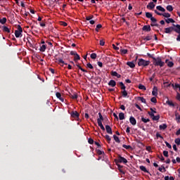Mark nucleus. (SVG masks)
Instances as JSON below:
<instances>
[{"label":"nucleus","instance_id":"f257e3e1","mask_svg":"<svg viewBox=\"0 0 180 180\" xmlns=\"http://www.w3.org/2000/svg\"><path fill=\"white\" fill-rule=\"evenodd\" d=\"M148 58H152L153 60V65L157 67L159 66L160 68H163L165 65V63L162 60L160 57L155 58L154 54H151L150 53H147Z\"/></svg>","mask_w":180,"mask_h":180},{"label":"nucleus","instance_id":"f03ea898","mask_svg":"<svg viewBox=\"0 0 180 180\" xmlns=\"http://www.w3.org/2000/svg\"><path fill=\"white\" fill-rule=\"evenodd\" d=\"M150 64V60H146L143 58H139V62H138V65L139 67H143V68H146L149 66Z\"/></svg>","mask_w":180,"mask_h":180},{"label":"nucleus","instance_id":"7ed1b4c3","mask_svg":"<svg viewBox=\"0 0 180 180\" xmlns=\"http://www.w3.org/2000/svg\"><path fill=\"white\" fill-rule=\"evenodd\" d=\"M115 164L117 165V163H124L127 164L128 162L127 159L122 157V155H119L117 157V159L115 160Z\"/></svg>","mask_w":180,"mask_h":180},{"label":"nucleus","instance_id":"20e7f679","mask_svg":"<svg viewBox=\"0 0 180 180\" xmlns=\"http://www.w3.org/2000/svg\"><path fill=\"white\" fill-rule=\"evenodd\" d=\"M22 28L20 25H18V30H15V32H14L15 38L21 37H22Z\"/></svg>","mask_w":180,"mask_h":180},{"label":"nucleus","instance_id":"39448f33","mask_svg":"<svg viewBox=\"0 0 180 180\" xmlns=\"http://www.w3.org/2000/svg\"><path fill=\"white\" fill-rule=\"evenodd\" d=\"M70 116L72 118H74L76 121H79L80 120V118H79L80 114L77 110L72 111L70 112Z\"/></svg>","mask_w":180,"mask_h":180},{"label":"nucleus","instance_id":"423d86ee","mask_svg":"<svg viewBox=\"0 0 180 180\" xmlns=\"http://www.w3.org/2000/svg\"><path fill=\"white\" fill-rule=\"evenodd\" d=\"M141 39H142V41H143L145 43H146L148 41L153 40V35L147 34L146 37H142Z\"/></svg>","mask_w":180,"mask_h":180},{"label":"nucleus","instance_id":"0eeeda50","mask_svg":"<svg viewBox=\"0 0 180 180\" xmlns=\"http://www.w3.org/2000/svg\"><path fill=\"white\" fill-rule=\"evenodd\" d=\"M172 32H174V27H169L165 29V34H171Z\"/></svg>","mask_w":180,"mask_h":180},{"label":"nucleus","instance_id":"6e6552de","mask_svg":"<svg viewBox=\"0 0 180 180\" xmlns=\"http://www.w3.org/2000/svg\"><path fill=\"white\" fill-rule=\"evenodd\" d=\"M56 96L58 99H59L60 101V102L64 103L65 102V99L62 96L61 93L60 92H56Z\"/></svg>","mask_w":180,"mask_h":180},{"label":"nucleus","instance_id":"1a4fd4ad","mask_svg":"<svg viewBox=\"0 0 180 180\" xmlns=\"http://www.w3.org/2000/svg\"><path fill=\"white\" fill-rule=\"evenodd\" d=\"M129 122L131 124V125H133V126H135V125H136V124H137V121H136V118L134 117H133V116H131L130 117H129Z\"/></svg>","mask_w":180,"mask_h":180},{"label":"nucleus","instance_id":"9d476101","mask_svg":"<svg viewBox=\"0 0 180 180\" xmlns=\"http://www.w3.org/2000/svg\"><path fill=\"white\" fill-rule=\"evenodd\" d=\"M152 95L153 96H158V86H153V91H152Z\"/></svg>","mask_w":180,"mask_h":180},{"label":"nucleus","instance_id":"9b49d317","mask_svg":"<svg viewBox=\"0 0 180 180\" xmlns=\"http://www.w3.org/2000/svg\"><path fill=\"white\" fill-rule=\"evenodd\" d=\"M173 27H174V32L179 34H180V25L173 24Z\"/></svg>","mask_w":180,"mask_h":180},{"label":"nucleus","instance_id":"f8f14e48","mask_svg":"<svg viewBox=\"0 0 180 180\" xmlns=\"http://www.w3.org/2000/svg\"><path fill=\"white\" fill-rule=\"evenodd\" d=\"M105 130L107 134L112 135V129L110 125H105Z\"/></svg>","mask_w":180,"mask_h":180},{"label":"nucleus","instance_id":"ddd939ff","mask_svg":"<svg viewBox=\"0 0 180 180\" xmlns=\"http://www.w3.org/2000/svg\"><path fill=\"white\" fill-rule=\"evenodd\" d=\"M108 85L111 87H115L117 85V82L114 79H110L108 83Z\"/></svg>","mask_w":180,"mask_h":180},{"label":"nucleus","instance_id":"4468645a","mask_svg":"<svg viewBox=\"0 0 180 180\" xmlns=\"http://www.w3.org/2000/svg\"><path fill=\"white\" fill-rule=\"evenodd\" d=\"M142 30L146 31L147 32H151V27H150V25H144L142 27Z\"/></svg>","mask_w":180,"mask_h":180},{"label":"nucleus","instance_id":"2eb2a0df","mask_svg":"<svg viewBox=\"0 0 180 180\" xmlns=\"http://www.w3.org/2000/svg\"><path fill=\"white\" fill-rule=\"evenodd\" d=\"M110 75H111V76H112V77H116L118 78V79H120V78L122 77V75H120V74H117V72H116V71H112V72H110Z\"/></svg>","mask_w":180,"mask_h":180},{"label":"nucleus","instance_id":"dca6fc26","mask_svg":"<svg viewBox=\"0 0 180 180\" xmlns=\"http://www.w3.org/2000/svg\"><path fill=\"white\" fill-rule=\"evenodd\" d=\"M99 118L97 119V123L103 122L104 121V117L101 112H98Z\"/></svg>","mask_w":180,"mask_h":180},{"label":"nucleus","instance_id":"f3484780","mask_svg":"<svg viewBox=\"0 0 180 180\" xmlns=\"http://www.w3.org/2000/svg\"><path fill=\"white\" fill-rule=\"evenodd\" d=\"M58 63L61 67H64V65H68V63H65V61L62 58H58Z\"/></svg>","mask_w":180,"mask_h":180},{"label":"nucleus","instance_id":"a211bd4d","mask_svg":"<svg viewBox=\"0 0 180 180\" xmlns=\"http://www.w3.org/2000/svg\"><path fill=\"white\" fill-rule=\"evenodd\" d=\"M146 8H147L148 9H154V8H155V4H154V2H150V3L147 5Z\"/></svg>","mask_w":180,"mask_h":180},{"label":"nucleus","instance_id":"6ab92c4d","mask_svg":"<svg viewBox=\"0 0 180 180\" xmlns=\"http://www.w3.org/2000/svg\"><path fill=\"white\" fill-rule=\"evenodd\" d=\"M127 65L129 66L130 68L134 69L136 68V65L134 62L128 61L127 63Z\"/></svg>","mask_w":180,"mask_h":180},{"label":"nucleus","instance_id":"aec40b11","mask_svg":"<svg viewBox=\"0 0 180 180\" xmlns=\"http://www.w3.org/2000/svg\"><path fill=\"white\" fill-rule=\"evenodd\" d=\"M139 169H140L142 172H145V173H148V174L150 173V172L147 169V168H146V166L141 165V166L139 167Z\"/></svg>","mask_w":180,"mask_h":180},{"label":"nucleus","instance_id":"412c9836","mask_svg":"<svg viewBox=\"0 0 180 180\" xmlns=\"http://www.w3.org/2000/svg\"><path fill=\"white\" fill-rule=\"evenodd\" d=\"M172 86L175 89V90H178L179 89V91L180 92V84H172Z\"/></svg>","mask_w":180,"mask_h":180},{"label":"nucleus","instance_id":"4be33fe9","mask_svg":"<svg viewBox=\"0 0 180 180\" xmlns=\"http://www.w3.org/2000/svg\"><path fill=\"white\" fill-rule=\"evenodd\" d=\"M94 80L96 81V84H100L101 82V81H102V79H101V77H96L94 78Z\"/></svg>","mask_w":180,"mask_h":180},{"label":"nucleus","instance_id":"5701e85b","mask_svg":"<svg viewBox=\"0 0 180 180\" xmlns=\"http://www.w3.org/2000/svg\"><path fill=\"white\" fill-rule=\"evenodd\" d=\"M46 50V45L45 44H42L41 46H40V49L39 51L42 53L45 52Z\"/></svg>","mask_w":180,"mask_h":180},{"label":"nucleus","instance_id":"b1692460","mask_svg":"<svg viewBox=\"0 0 180 180\" xmlns=\"http://www.w3.org/2000/svg\"><path fill=\"white\" fill-rule=\"evenodd\" d=\"M159 128L160 130H165L167 129V124H162L159 126Z\"/></svg>","mask_w":180,"mask_h":180},{"label":"nucleus","instance_id":"393cba45","mask_svg":"<svg viewBox=\"0 0 180 180\" xmlns=\"http://www.w3.org/2000/svg\"><path fill=\"white\" fill-rule=\"evenodd\" d=\"M156 9L158 11H160V12H166V9L165 8H163L162 6H158L156 7Z\"/></svg>","mask_w":180,"mask_h":180},{"label":"nucleus","instance_id":"a878e982","mask_svg":"<svg viewBox=\"0 0 180 180\" xmlns=\"http://www.w3.org/2000/svg\"><path fill=\"white\" fill-rule=\"evenodd\" d=\"M119 85H120V87H121V90H123V91L126 90L127 87H126V86L124 85V84L123 83V82H119Z\"/></svg>","mask_w":180,"mask_h":180},{"label":"nucleus","instance_id":"bb28decb","mask_svg":"<svg viewBox=\"0 0 180 180\" xmlns=\"http://www.w3.org/2000/svg\"><path fill=\"white\" fill-rule=\"evenodd\" d=\"M119 119H120V120H125V115H124V112H120L119 113Z\"/></svg>","mask_w":180,"mask_h":180},{"label":"nucleus","instance_id":"cd10ccee","mask_svg":"<svg viewBox=\"0 0 180 180\" xmlns=\"http://www.w3.org/2000/svg\"><path fill=\"white\" fill-rule=\"evenodd\" d=\"M138 100L140 101L141 103L146 104V100L144 98V97L142 96H138Z\"/></svg>","mask_w":180,"mask_h":180},{"label":"nucleus","instance_id":"c85d7f7f","mask_svg":"<svg viewBox=\"0 0 180 180\" xmlns=\"http://www.w3.org/2000/svg\"><path fill=\"white\" fill-rule=\"evenodd\" d=\"M113 139H114V140H115V141L116 143H120L121 141H120V138L117 135L114 134L113 135Z\"/></svg>","mask_w":180,"mask_h":180},{"label":"nucleus","instance_id":"c756f323","mask_svg":"<svg viewBox=\"0 0 180 180\" xmlns=\"http://www.w3.org/2000/svg\"><path fill=\"white\" fill-rule=\"evenodd\" d=\"M175 117H176V121L178 124L180 123V115H179V113L178 112H176L175 113Z\"/></svg>","mask_w":180,"mask_h":180},{"label":"nucleus","instance_id":"7c9ffc66","mask_svg":"<svg viewBox=\"0 0 180 180\" xmlns=\"http://www.w3.org/2000/svg\"><path fill=\"white\" fill-rule=\"evenodd\" d=\"M98 125L101 128V130H103V131H105V128L103 126V122H98Z\"/></svg>","mask_w":180,"mask_h":180},{"label":"nucleus","instance_id":"2f4dec72","mask_svg":"<svg viewBox=\"0 0 180 180\" xmlns=\"http://www.w3.org/2000/svg\"><path fill=\"white\" fill-rule=\"evenodd\" d=\"M3 32H6V33H11V30L8 27L4 26Z\"/></svg>","mask_w":180,"mask_h":180},{"label":"nucleus","instance_id":"473e14b6","mask_svg":"<svg viewBox=\"0 0 180 180\" xmlns=\"http://www.w3.org/2000/svg\"><path fill=\"white\" fill-rule=\"evenodd\" d=\"M70 97L72 100H77L78 98V95H77V94H70Z\"/></svg>","mask_w":180,"mask_h":180},{"label":"nucleus","instance_id":"72a5a7b5","mask_svg":"<svg viewBox=\"0 0 180 180\" xmlns=\"http://www.w3.org/2000/svg\"><path fill=\"white\" fill-rule=\"evenodd\" d=\"M166 9L169 12H172L174 11V7H172V6H171V5H168V6H167Z\"/></svg>","mask_w":180,"mask_h":180},{"label":"nucleus","instance_id":"f704fd0d","mask_svg":"<svg viewBox=\"0 0 180 180\" xmlns=\"http://www.w3.org/2000/svg\"><path fill=\"white\" fill-rule=\"evenodd\" d=\"M80 59H81L80 56L78 53L76 56H75V57H74V61L75 63L80 60Z\"/></svg>","mask_w":180,"mask_h":180},{"label":"nucleus","instance_id":"c9c22d12","mask_svg":"<svg viewBox=\"0 0 180 180\" xmlns=\"http://www.w3.org/2000/svg\"><path fill=\"white\" fill-rule=\"evenodd\" d=\"M122 94V96L124 98H127L128 96V92L127 90H123L121 91Z\"/></svg>","mask_w":180,"mask_h":180},{"label":"nucleus","instance_id":"e433bc0d","mask_svg":"<svg viewBox=\"0 0 180 180\" xmlns=\"http://www.w3.org/2000/svg\"><path fill=\"white\" fill-rule=\"evenodd\" d=\"M158 170L160 172H167V169H166V168H165V167L164 165H162V167H159Z\"/></svg>","mask_w":180,"mask_h":180},{"label":"nucleus","instance_id":"4c0bfd02","mask_svg":"<svg viewBox=\"0 0 180 180\" xmlns=\"http://www.w3.org/2000/svg\"><path fill=\"white\" fill-rule=\"evenodd\" d=\"M167 23H175V20L172 18H168L165 20Z\"/></svg>","mask_w":180,"mask_h":180},{"label":"nucleus","instance_id":"58836bf2","mask_svg":"<svg viewBox=\"0 0 180 180\" xmlns=\"http://www.w3.org/2000/svg\"><path fill=\"white\" fill-rule=\"evenodd\" d=\"M166 103L170 107H175V104L171 101H167Z\"/></svg>","mask_w":180,"mask_h":180},{"label":"nucleus","instance_id":"ea45409f","mask_svg":"<svg viewBox=\"0 0 180 180\" xmlns=\"http://www.w3.org/2000/svg\"><path fill=\"white\" fill-rule=\"evenodd\" d=\"M150 27H156L158 28H160V25L159 24H158L157 22H151Z\"/></svg>","mask_w":180,"mask_h":180},{"label":"nucleus","instance_id":"a19ab883","mask_svg":"<svg viewBox=\"0 0 180 180\" xmlns=\"http://www.w3.org/2000/svg\"><path fill=\"white\" fill-rule=\"evenodd\" d=\"M141 121L143 123H148V122H150V120L149 118L146 119L144 117H141Z\"/></svg>","mask_w":180,"mask_h":180},{"label":"nucleus","instance_id":"79ce46f5","mask_svg":"<svg viewBox=\"0 0 180 180\" xmlns=\"http://www.w3.org/2000/svg\"><path fill=\"white\" fill-rule=\"evenodd\" d=\"M139 89H140V90H143V91H146V86H144V85H143V84H140L139 85Z\"/></svg>","mask_w":180,"mask_h":180},{"label":"nucleus","instance_id":"37998d69","mask_svg":"<svg viewBox=\"0 0 180 180\" xmlns=\"http://www.w3.org/2000/svg\"><path fill=\"white\" fill-rule=\"evenodd\" d=\"M96 153H97L98 155H105V152H104V151H102V150H100V149H96Z\"/></svg>","mask_w":180,"mask_h":180},{"label":"nucleus","instance_id":"c03bdc74","mask_svg":"<svg viewBox=\"0 0 180 180\" xmlns=\"http://www.w3.org/2000/svg\"><path fill=\"white\" fill-rule=\"evenodd\" d=\"M146 18H148V19H150L153 17V14L151 13H149V12L146 13Z\"/></svg>","mask_w":180,"mask_h":180},{"label":"nucleus","instance_id":"a18cd8bd","mask_svg":"<svg viewBox=\"0 0 180 180\" xmlns=\"http://www.w3.org/2000/svg\"><path fill=\"white\" fill-rule=\"evenodd\" d=\"M6 22H7L6 18H3L0 19V23H1V25H4L5 23H6Z\"/></svg>","mask_w":180,"mask_h":180},{"label":"nucleus","instance_id":"49530a36","mask_svg":"<svg viewBox=\"0 0 180 180\" xmlns=\"http://www.w3.org/2000/svg\"><path fill=\"white\" fill-rule=\"evenodd\" d=\"M103 27L102 25L101 24H98L96 25V27L95 29L96 32H99V30L101 29Z\"/></svg>","mask_w":180,"mask_h":180},{"label":"nucleus","instance_id":"de8ad7c7","mask_svg":"<svg viewBox=\"0 0 180 180\" xmlns=\"http://www.w3.org/2000/svg\"><path fill=\"white\" fill-rule=\"evenodd\" d=\"M76 66L83 72H88L87 70H84V68H82L79 64H77Z\"/></svg>","mask_w":180,"mask_h":180},{"label":"nucleus","instance_id":"09e8293b","mask_svg":"<svg viewBox=\"0 0 180 180\" xmlns=\"http://www.w3.org/2000/svg\"><path fill=\"white\" fill-rule=\"evenodd\" d=\"M92 60H96L97 58V54L96 53H93L90 56Z\"/></svg>","mask_w":180,"mask_h":180},{"label":"nucleus","instance_id":"8fccbe9b","mask_svg":"<svg viewBox=\"0 0 180 180\" xmlns=\"http://www.w3.org/2000/svg\"><path fill=\"white\" fill-rule=\"evenodd\" d=\"M120 53L122 55H126L128 53L127 49H120Z\"/></svg>","mask_w":180,"mask_h":180},{"label":"nucleus","instance_id":"3c124183","mask_svg":"<svg viewBox=\"0 0 180 180\" xmlns=\"http://www.w3.org/2000/svg\"><path fill=\"white\" fill-rule=\"evenodd\" d=\"M122 148H125L126 150H129V149L132 148V147L130 145H126V144H123Z\"/></svg>","mask_w":180,"mask_h":180},{"label":"nucleus","instance_id":"603ef678","mask_svg":"<svg viewBox=\"0 0 180 180\" xmlns=\"http://www.w3.org/2000/svg\"><path fill=\"white\" fill-rule=\"evenodd\" d=\"M160 115H158L156 116L155 115V117H153V121H158V120H160Z\"/></svg>","mask_w":180,"mask_h":180},{"label":"nucleus","instance_id":"864d4df0","mask_svg":"<svg viewBox=\"0 0 180 180\" xmlns=\"http://www.w3.org/2000/svg\"><path fill=\"white\" fill-rule=\"evenodd\" d=\"M135 4L132 3V4H129V6H128V9L129 11H132L133 9V6H134Z\"/></svg>","mask_w":180,"mask_h":180},{"label":"nucleus","instance_id":"5fc2aeb1","mask_svg":"<svg viewBox=\"0 0 180 180\" xmlns=\"http://www.w3.org/2000/svg\"><path fill=\"white\" fill-rule=\"evenodd\" d=\"M105 139L106 141H108V142H110V141H111V137H110V136L108 135V134H106V135L105 136Z\"/></svg>","mask_w":180,"mask_h":180},{"label":"nucleus","instance_id":"6e6d98bb","mask_svg":"<svg viewBox=\"0 0 180 180\" xmlns=\"http://www.w3.org/2000/svg\"><path fill=\"white\" fill-rule=\"evenodd\" d=\"M162 16H164V18H171V14L169 13H162Z\"/></svg>","mask_w":180,"mask_h":180},{"label":"nucleus","instance_id":"4d7b16f0","mask_svg":"<svg viewBox=\"0 0 180 180\" xmlns=\"http://www.w3.org/2000/svg\"><path fill=\"white\" fill-rule=\"evenodd\" d=\"M105 44V41L104 39L100 40L99 45H100L101 46H104Z\"/></svg>","mask_w":180,"mask_h":180},{"label":"nucleus","instance_id":"13d9d810","mask_svg":"<svg viewBox=\"0 0 180 180\" xmlns=\"http://www.w3.org/2000/svg\"><path fill=\"white\" fill-rule=\"evenodd\" d=\"M150 101H151L152 103H158L157 98H156V97H153V98H151Z\"/></svg>","mask_w":180,"mask_h":180},{"label":"nucleus","instance_id":"bf43d9fd","mask_svg":"<svg viewBox=\"0 0 180 180\" xmlns=\"http://www.w3.org/2000/svg\"><path fill=\"white\" fill-rule=\"evenodd\" d=\"M50 2H51V1H44L43 4L44 5H46V6H49L50 7Z\"/></svg>","mask_w":180,"mask_h":180},{"label":"nucleus","instance_id":"052dcab7","mask_svg":"<svg viewBox=\"0 0 180 180\" xmlns=\"http://www.w3.org/2000/svg\"><path fill=\"white\" fill-rule=\"evenodd\" d=\"M56 6V3L54 1H50V8H53Z\"/></svg>","mask_w":180,"mask_h":180},{"label":"nucleus","instance_id":"680f3d73","mask_svg":"<svg viewBox=\"0 0 180 180\" xmlns=\"http://www.w3.org/2000/svg\"><path fill=\"white\" fill-rule=\"evenodd\" d=\"M165 143L166 144V146L169 148V149H172V146H171V144L169 143H168L167 141H165Z\"/></svg>","mask_w":180,"mask_h":180},{"label":"nucleus","instance_id":"e2e57ef3","mask_svg":"<svg viewBox=\"0 0 180 180\" xmlns=\"http://www.w3.org/2000/svg\"><path fill=\"white\" fill-rule=\"evenodd\" d=\"M174 143L177 145L179 146L180 145V139L177 138L174 140Z\"/></svg>","mask_w":180,"mask_h":180},{"label":"nucleus","instance_id":"0e129e2a","mask_svg":"<svg viewBox=\"0 0 180 180\" xmlns=\"http://www.w3.org/2000/svg\"><path fill=\"white\" fill-rule=\"evenodd\" d=\"M94 18V15H88L86 17V20H91V19Z\"/></svg>","mask_w":180,"mask_h":180},{"label":"nucleus","instance_id":"69168bd1","mask_svg":"<svg viewBox=\"0 0 180 180\" xmlns=\"http://www.w3.org/2000/svg\"><path fill=\"white\" fill-rule=\"evenodd\" d=\"M167 66L169 68H172L174 67V63L172 61H169L168 63H167Z\"/></svg>","mask_w":180,"mask_h":180},{"label":"nucleus","instance_id":"338daca9","mask_svg":"<svg viewBox=\"0 0 180 180\" xmlns=\"http://www.w3.org/2000/svg\"><path fill=\"white\" fill-rule=\"evenodd\" d=\"M150 20L153 23H156L158 22V20L155 18H154V17L151 18Z\"/></svg>","mask_w":180,"mask_h":180},{"label":"nucleus","instance_id":"774afa93","mask_svg":"<svg viewBox=\"0 0 180 180\" xmlns=\"http://www.w3.org/2000/svg\"><path fill=\"white\" fill-rule=\"evenodd\" d=\"M163 155H164L165 158H168V151H167V150H164V151H163Z\"/></svg>","mask_w":180,"mask_h":180}]
</instances>
